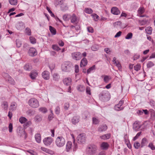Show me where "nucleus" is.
Returning <instances> with one entry per match:
<instances>
[{
    "label": "nucleus",
    "mask_w": 155,
    "mask_h": 155,
    "mask_svg": "<svg viewBox=\"0 0 155 155\" xmlns=\"http://www.w3.org/2000/svg\"><path fill=\"white\" fill-rule=\"evenodd\" d=\"M29 55L31 56H34L36 55L37 52L36 50L33 48H30L28 52Z\"/></svg>",
    "instance_id": "9"
},
{
    "label": "nucleus",
    "mask_w": 155,
    "mask_h": 155,
    "mask_svg": "<svg viewBox=\"0 0 155 155\" xmlns=\"http://www.w3.org/2000/svg\"><path fill=\"white\" fill-rule=\"evenodd\" d=\"M16 27L18 30H22L24 28V25L22 22H18L16 25Z\"/></svg>",
    "instance_id": "16"
},
{
    "label": "nucleus",
    "mask_w": 155,
    "mask_h": 155,
    "mask_svg": "<svg viewBox=\"0 0 155 155\" xmlns=\"http://www.w3.org/2000/svg\"><path fill=\"white\" fill-rule=\"evenodd\" d=\"M27 120L24 117H21L19 119V121L21 124L25 123L27 121Z\"/></svg>",
    "instance_id": "41"
},
{
    "label": "nucleus",
    "mask_w": 155,
    "mask_h": 155,
    "mask_svg": "<svg viewBox=\"0 0 155 155\" xmlns=\"http://www.w3.org/2000/svg\"><path fill=\"white\" fill-rule=\"evenodd\" d=\"M2 107L5 110H7L8 107V104L6 101H3L2 104Z\"/></svg>",
    "instance_id": "33"
},
{
    "label": "nucleus",
    "mask_w": 155,
    "mask_h": 155,
    "mask_svg": "<svg viewBox=\"0 0 155 155\" xmlns=\"http://www.w3.org/2000/svg\"><path fill=\"white\" fill-rule=\"evenodd\" d=\"M148 147L150 148L152 150H155V147L152 143H149L148 145Z\"/></svg>",
    "instance_id": "54"
},
{
    "label": "nucleus",
    "mask_w": 155,
    "mask_h": 155,
    "mask_svg": "<svg viewBox=\"0 0 155 155\" xmlns=\"http://www.w3.org/2000/svg\"><path fill=\"white\" fill-rule=\"evenodd\" d=\"M35 138L36 142L39 143L41 142V137L40 134L38 133L35 135Z\"/></svg>",
    "instance_id": "26"
},
{
    "label": "nucleus",
    "mask_w": 155,
    "mask_h": 155,
    "mask_svg": "<svg viewBox=\"0 0 155 155\" xmlns=\"http://www.w3.org/2000/svg\"><path fill=\"white\" fill-rule=\"evenodd\" d=\"M9 132H11L12 131L13 129L12 124V123H10L9 126Z\"/></svg>",
    "instance_id": "60"
},
{
    "label": "nucleus",
    "mask_w": 155,
    "mask_h": 155,
    "mask_svg": "<svg viewBox=\"0 0 155 155\" xmlns=\"http://www.w3.org/2000/svg\"><path fill=\"white\" fill-rule=\"evenodd\" d=\"M53 141L52 138L50 137L45 138L43 140V143L46 146L50 145L52 143Z\"/></svg>",
    "instance_id": "7"
},
{
    "label": "nucleus",
    "mask_w": 155,
    "mask_h": 155,
    "mask_svg": "<svg viewBox=\"0 0 155 155\" xmlns=\"http://www.w3.org/2000/svg\"><path fill=\"white\" fill-rule=\"evenodd\" d=\"M71 55L72 58L75 60H79L81 58V54L79 52H75L73 53Z\"/></svg>",
    "instance_id": "8"
},
{
    "label": "nucleus",
    "mask_w": 155,
    "mask_h": 155,
    "mask_svg": "<svg viewBox=\"0 0 155 155\" xmlns=\"http://www.w3.org/2000/svg\"><path fill=\"white\" fill-rule=\"evenodd\" d=\"M86 138V137L84 134H80L77 137V142L81 144L84 143L85 142Z\"/></svg>",
    "instance_id": "6"
},
{
    "label": "nucleus",
    "mask_w": 155,
    "mask_h": 155,
    "mask_svg": "<svg viewBox=\"0 0 155 155\" xmlns=\"http://www.w3.org/2000/svg\"><path fill=\"white\" fill-rule=\"evenodd\" d=\"M114 64H115L116 65L118 68L120 70L121 69V65L119 61L117 62L116 63H115Z\"/></svg>",
    "instance_id": "62"
},
{
    "label": "nucleus",
    "mask_w": 155,
    "mask_h": 155,
    "mask_svg": "<svg viewBox=\"0 0 155 155\" xmlns=\"http://www.w3.org/2000/svg\"><path fill=\"white\" fill-rule=\"evenodd\" d=\"M49 30L51 33L53 35H55L56 34V29L53 27L51 26H49Z\"/></svg>",
    "instance_id": "36"
},
{
    "label": "nucleus",
    "mask_w": 155,
    "mask_h": 155,
    "mask_svg": "<svg viewBox=\"0 0 155 155\" xmlns=\"http://www.w3.org/2000/svg\"><path fill=\"white\" fill-rule=\"evenodd\" d=\"M101 147L102 150H106L109 147V145L107 143L103 142L101 144Z\"/></svg>",
    "instance_id": "18"
},
{
    "label": "nucleus",
    "mask_w": 155,
    "mask_h": 155,
    "mask_svg": "<svg viewBox=\"0 0 155 155\" xmlns=\"http://www.w3.org/2000/svg\"><path fill=\"white\" fill-rule=\"evenodd\" d=\"M111 12L115 15H118L120 14V12L119 9L116 7H112L111 10Z\"/></svg>",
    "instance_id": "12"
},
{
    "label": "nucleus",
    "mask_w": 155,
    "mask_h": 155,
    "mask_svg": "<svg viewBox=\"0 0 155 155\" xmlns=\"http://www.w3.org/2000/svg\"><path fill=\"white\" fill-rule=\"evenodd\" d=\"M39 111L43 113H45L47 112V109L45 107H41L39 108Z\"/></svg>",
    "instance_id": "50"
},
{
    "label": "nucleus",
    "mask_w": 155,
    "mask_h": 155,
    "mask_svg": "<svg viewBox=\"0 0 155 155\" xmlns=\"http://www.w3.org/2000/svg\"><path fill=\"white\" fill-rule=\"evenodd\" d=\"M34 119L35 121L37 122L40 121L42 119L41 116L39 115H36Z\"/></svg>",
    "instance_id": "31"
},
{
    "label": "nucleus",
    "mask_w": 155,
    "mask_h": 155,
    "mask_svg": "<svg viewBox=\"0 0 155 155\" xmlns=\"http://www.w3.org/2000/svg\"><path fill=\"white\" fill-rule=\"evenodd\" d=\"M87 63V60L85 58H83L81 61L80 63V67H83L86 66Z\"/></svg>",
    "instance_id": "21"
},
{
    "label": "nucleus",
    "mask_w": 155,
    "mask_h": 155,
    "mask_svg": "<svg viewBox=\"0 0 155 155\" xmlns=\"http://www.w3.org/2000/svg\"><path fill=\"white\" fill-rule=\"evenodd\" d=\"M38 74L37 72L36 71H33L31 72L30 76L31 79H34L37 76Z\"/></svg>",
    "instance_id": "25"
},
{
    "label": "nucleus",
    "mask_w": 155,
    "mask_h": 155,
    "mask_svg": "<svg viewBox=\"0 0 155 155\" xmlns=\"http://www.w3.org/2000/svg\"><path fill=\"white\" fill-rule=\"evenodd\" d=\"M17 132L18 135L20 136H23L25 134V130L20 127H18L17 128Z\"/></svg>",
    "instance_id": "14"
},
{
    "label": "nucleus",
    "mask_w": 155,
    "mask_h": 155,
    "mask_svg": "<svg viewBox=\"0 0 155 155\" xmlns=\"http://www.w3.org/2000/svg\"><path fill=\"white\" fill-rule=\"evenodd\" d=\"M149 113L150 114L152 117H155V111L154 110L152 109H150L149 111Z\"/></svg>",
    "instance_id": "46"
},
{
    "label": "nucleus",
    "mask_w": 155,
    "mask_h": 155,
    "mask_svg": "<svg viewBox=\"0 0 155 155\" xmlns=\"http://www.w3.org/2000/svg\"><path fill=\"white\" fill-rule=\"evenodd\" d=\"M97 147L96 145L91 144L87 146L86 148V153L88 155H94L95 154L97 151Z\"/></svg>",
    "instance_id": "1"
},
{
    "label": "nucleus",
    "mask_w": 155,
    "mask_h": 155,
    "mask_svg": "<svg viewBox=\"0 0 155 155\" xmlns=\"http://www.w3.org/2000/svg\"><path fill=\"white\" fill-rule=\"evenodd\" d=\"M71 15L69 14L65 15L63 16V19L65 21H68L70 18Z\"/></svg>",
    "instance_id": "34"
},
{
    "label": "nucleus",
    "mask_w": 155,
    "mask_h": 155,
    "mask_svg": "<svg viewBox=\"0 0 155 155\" xmlns=\"http://www.w3.org/2000/svg\"><path fill=\"white\" fill-rule=\"evenodd\" d=\"M35 111L31 109L28 110L26 112L27 115L29 116H33L35 114Z\"/></svg>",
    "instance_id": "27"
},
{
    "label": "nucleus",
    "mask_w": 155,
    "mask_h": 155,
    "mask_svg": "<svg viewBox=\"0 0 155 155\" xmlns=\"http://www.w3.org/2000/svg\"><path fill=\"white\" fill-rule=\"evenodd\" d=\"M5 74V77L8 78L9 82L12 84H14L15 83V81L13 78H12V77L7 74Z\"/></svg>",
    "instance_id": "20"
},
{
    "label": "nucleus",
    "mask_w": 155,
    "mask_h": 155,
    "mask_svg": "<svg viewBox=\"0 0 155 155\" xmlns=\"http://www.w3.org/2000/svg\"><path fill=\"white\" fill-rule=\"evenodd\" d=\"M41 150L49 154H54V152L49 149L44 147H41Z\"/></svg>",
    "instance_id": "24"
},
{
    "label": "nucleus",
    "mask_w": 155,
    "mask_h": 155,
    "mask_svg": "<svg viewBox=\"0 0 155 155\" xmlns=\"http://www.w3.org/2000/svg\"><path fill=\"white\" fill-rule=\"evenodd\" d=\"M140 146H141V144L138 142H136L134 144V147L136 149H138Z\"/></svg>",
    "instance_id": "52"
},
{
    "label": "nucleus",
    "mask_w": 155,
    "mask_h": 155,
    "mask_svg": "<svg viewBox=\"0 0 155 155\" xmlns=\"http://www.w3.org/2000/svg\"><path fill=\"white\" fill-rule=\"evenodd\" d=\"M55 113L56 114H58L60 113V108L59 106L57 107L55 109Z\"/></svg>",
    "instance_id": "61"
},
{
    "label": "nucleus",
    "mask_w": 155,
    "mask_h": 155,
    "mask_svg": "<svg viewBox=\"0 0 155 155\" xmlns=\"http://www.w3.org/2000/svg\"><path fill=\"white\" fill-rule=\"evenodd\" d=\"M73 65L69 61H65L61 65V69L63 71L69 72L72 69Z\"/></svg>",
    "instance_id": "3"
},
{
    "label": "nucleus",
    "mask_w": 155,
    "mask_h": 155,
    "mask_svg": "<svg viewBox=\"0 0 155 155\" xmlns=\"http://www.w3.org/2000/svg\"><path fill=\"white\" fill-rule=\"evenodd\" d=\"M101 77H104V81L105 83L108 82L109 80L111 79L110 77L109 76L104 75H102Z\"/></svg>",
    "instance_id": "30"
},
{
    "label": "nucleus",
    "mask_w": 155,
    "mask_h": 155,
    "mask_svg": "<svg viewBox=\"0 0 155 155\" xmlns=\"http://www.w3.org/2000/svg\"><path fill=\"white\" fill-rule=\"evenodd\" d=\"M114 108L117 111H120L124 109V107H121V106L117 104L115 105L114 107Z\"/></svg>",
    "instance_id": "37"
},
{
    "label": "nucleus",
    "mask_w": 155,
    "mask_h": 155,
    "mask_svg": "<svg viewBox=\"0 0 155 155\" xmlns=\"http://www.w3.org/2000/svg\"><path fill=\"white\" fill-rule=\"evenodd\" d=\"M72 143L71 141H68L66 144V151L67 152L70 151L71 149Z\"/></svg>",
    "instance_id": "22"
},
{
    "label": "nucleus",
    "mask_w": 155,
    "mask_h": 155,
    "mask_svg": "<svg viewBox=\"0 0 155 155\" xmlns=\"http://www.w3.org/2000/svg\"><path fill=\"white\" fill-rule=\"evenodd\" d=\"M77 89L79 91H83L85 90V87L83 85H79L77 87Z\"/></svg>",
    "instance_id": "32"
},
{
    "label": "nucleus",
    "mask_w": 155,
    "mask_h": 155,
    "mask_svg": "<svg viewBox=\"0 0 155 155\" xmlns=\"http://www.w3.org/2000/svg\"><path fill=\"white\" fill-rule=\"evenodd\" d=\"M141 126L139 122L136 121L133 124V128L135 130L138 131L140 129Z\"/></svg>",
    "instance_id": "10"
},
{
    "label": "nucleus",
    "mask_w": 155,
    "mask_h": 155,
    "mask_svg": "<svg viewBox=\"0 0 155 155\" xmlns=\"http://www.w3.org/2000/svg\"><path fill=\"white\" fill-rule=\"evenodd\" d=\"M145 30L147 34L150 35L152 33V29L151 27H148L146 28Z\"/></svg>",
    "instance_id": "42"
},
{
    "label": "nucleus",
    "mask_w": 155,
    "mask_h": 155,
    "mask_svg": "<svg viewBox=\"0 0 155 155\" xmlns=\"http://www.w3.org/2000/svg\"><path fill=\"white\" fill-rule=\"evenodd\" d=\"M9 3L12 5H16L17 3V0H9Z\"/></svg>",
    "instance_id": "47"
},
{
    "label": "nucleus",
    "mask_w": 155,
    "mask_h": 155,
    "mask_svg": "<svg viewBox=\"0 0 155 155\" xmlns=\"http://www.w3.org/2000/svg\"><path fill=\"white\" fill-rule=\"evenodd\" d=\"M148 143V141L145 138H143L141 142V147H143L144 146L146 145Z\"/></svg>",
    "instance_id": "29"
},
{
    "label": "nucleus",
    "mask_w": 155,
    "mask_h": 155,
    "mask_svg": "<svg viewBox=\"0 0 155 155\" xmlns=\"http://www.w3.org/2000/svg\"><path fill=\"white\" fill-rule=\"evenodd\" d=\"M42 75L45 79L47 80L49 78L50 73L48 71H45L42 72Z\"/></svg>",
    "instance_id": "13"
},
{
    "label": "nucleus",
    "mask_w": 155,
    "mask_h": 155,
    "mask_svg": "<svg viewBox=\"0 0 155 155\" xmlns=\"http://www.w3.org/2000/svg\"><path fill=\"white\" fill-rule=\"evenodd\" d=\"M70 19L71 23L76 24L78 22V19L75 14H73L71 15Z\"/></svg>",
    "instance_id": "15"
},
{
    "label": "nucleus",
    "mask_w": 155,
    "mask_h": 155,
    "mask_svg": "<svg viewBox=\"0 0 155 155\" xmlns=\"http://www.w3.org/2000/svg\"><path fill=\"white\" fill-rule=\"evenodd\" d=\"M52 48L54 50L56 51H59L60 49L58 46L57 45H53L52 46Z\"/></svg>",
    "instance_id": "57"
},
{
    "label": "nucleus",
    "mask_w": 155,
    "mask_h": 155,
    "mask_svg": "<svg viewBox=\"0 0 155 155\" xmlns=\"http://www.w3.org/2000/svg\"><path fill=\"white\" fill-rule=\"evenodd\" d=\"M71 82V79L69 78H65L63 80L64 83L66 85H70Z\"/></svg>",
    "instance_id": "19"
},
{
    "label": "nucleus",
    "mask_w": 155,
    "mask_h": 155,
    "mask_svg": "<svg viewBox=\"0 0 155 155\" xmlns=\"http://www.w3.org/2000/svg\"><path fill=\"white\" fill-rule=\"evenodd\" d=\"M154 65V64L152 61H149L147 64V68H150Z\"/></svg>",
    "instance_id": "58"
},
{
    "label": "nucleus",
    "mask_w": 155,
    "mask_h": 155,
    "mask_svg": "<svg viewBox=\"0 0 155 155\" xmlns=\"http://www.w3.org/2000/svg\"><path fill=\"white\" fill-rule=\"evenodd\" d=\"M140 64H137L134 67V69L137 71H139L140 68Z\"/></svg>",
    "instance_id": "55"
},
{
    "label": "nucleus",
    "mask_w": 155,
    "mask_h": 155,
    "mask_svg": "<svg viewBox=\"0 0 155 155\" xmlns=\"http://www.w3.org/2000/svg\"><path fill=\"white\" fill-rule=\"evenodd\" d=\"M86 92L87 94L90 95L91 94L90 88L89 87H87L86 89Z\"/></svg>",
    "instance_id": "64"
},
{
    "label": "nucleus",
    "mask_w": 155,
    "mask_h": 155,
    "mask_svg": "<svg viewBox=\"0 0 155 155\" xmlns=\"http://www.w3.org/2000/svg\"><path fill=\"white\" fill-rule=\"evenodd\" d=\"M133 34L132 33H129L125 37V38L127 39H130L132 38Z\"/></svg>",
    "instance_id": "49"
},
{
    "label": "nucleus",
    "mask_w": 155,
    "mask_h": 155,
    "mask_svg": "<svg viewBox=\"0 0 155 155\" xmlns=\"http://www.w3.org/2000/svg\"><path fill=\"white\" fill-rule=\"evenodd\" d=\"M29 38L30 41L31 43L34 44L36 43V40L34 37H30Z\"/></svg>",
    "instance_id": "53"
},
{
    "label": "nucleus",
    "mask_w": 155,
    "mask_h": 155,
    "mask_svg": "<svg viewBox=\"0 0 155 155\" xmlns=\"http://www.w3.org/2000/svg\"><path fill=\"white\" fill-rule=\"evenodd\" d=\"M95 69V65H94L91 67L89 68L87 71V73L88 74L91 73L92 71Z\"/></svg>",
    "instance_id": "44"
},
{
    "label": "nucleus",
    "mask_w": 155,
    "mask_h": 155,
    "mask_svg": "<svg viewBox=\"0 0 155 155\" xmlns=\"http://www.w3.org/2000/svg\"><path fill=\"white\" fill-rule=\"evenodd\" d=\"M84 12L87 14H91L92 13V10L90 8H86L84 9Z\"/></svg>",
    "instance_id": "45"
},
{
    "label": "nucleus",
    "mask_w": 155,
    "mask_h": 155,
    "mask_svg": "<svg viewBox=\"0 0 155 155\" xmlns=\"http://www.w3.org/2000/svg\"><path fill=\"white\" fill-rule=\"evenodd\" d=\"M75 72L76 73H78L79 72V67L76 64L74 66Z\"/></svg>",
    "instance_id": "63"
},
{
    "label": "nucleus",
    "mask_w": 155,
    "mask_h": 155,
    "mask_svg": "<svg viewBox=\"0 0 155 155\" xmlns=\"http://www.w3.org/2000/svg\"><path fill=\"white\" fill-rule=\"evenodd\" d=\"M31 68V65L29 64H26L24 66V69L26 71H30Z\"/></svg>",
    "instance_id": "39"
},
{
    "label": "nucleus",
    "mask_w": 155,
    "mask_h": 155,
    "mask_svg": "<svg viewBox=\"0 0 155 155\" xmlns=\"http://www.w3.org/2000/svg\"><path fill=\"white\" fill-rule=\"evenodd\" d=\"M16 104L15 103H12L11 104L9 109L10 110L12 111H14L16 110Z\"/></svg>",
    "instance_id": "28"
},
{
    "label": "nucleus",
    "mask_w": 155,
    "mask_h": 155,
    "mask_svg": "<svg viewBox=\"0 0 155 155\" xmlns=\"http://www.w3.org/2000/svg\"><path fill=\"white\" fill-rule=\"evenodd\" d=\"M91 16L94 18V20L95 21H97L98 20L99 18V16L96 14L95 13L91 15Z\"/></svg>",
    "instance_id": "48"
},
{
    "label": "nucleus",
    "mask_w": 155,
    "mask_h": 155,
    "mask_svg": "<svg viewBox=\"0 0 155 155\" xmlns=\"http://www.w3.org/2000/svg\"><path fill=\"white\" fill-rule=\"evenodd\" d=\"M25 33L28 35H31V31L30 28L27 27L25 29Z\"/></svg>",
    "instance_id": "51"
},
{
    "label": "nucleus",
    "mask_w": 155,
    "mask_h": 155,
    "mask_svg": "<svg viewBox=\"0 0 155 155\" xmlns=\"http://www.w3.org/2000/svg\"><path fill=\"white\" fill-rule=\"evenodd\" d=\"M99 98L101 101L105 102L110 99V95L108 92L105 90L102 91L99 95Z\"/></svg>",
    "instance_id": "2"
},
{
    "label": "nucleus",
    "mask_w": 155,
    "mask_h": 155,
    "mask_svg": "<svg viewBox=\"0 0 155 155\" xmlns=\"http://www.w3.org/2000/svg\"><path fill=\"white\" fill-rule=\"evenodd\" d=\"M80 119V117L79 116H75L71 119V122L73 124H76L79 122Z\"/></svg>",
    "instance_id": "11"
},
{
    "label": "nucleus",
    "mask_w": 155,
    "mask_h": 155,
    "mask_svg": "<svg viewBox=\"0 0 155 155\" xmlns=\"http://www.w3.org/2000/svg\"><path fill=\"white\" fill-rule=\"evenodd\" d=\"M28 104L30 106L33 108H37L39 106V102L35 98H30L28 100Z\"/></svg>",
    "instance_id": "4"
},
{
    "label": "nucleus",
    "mask_w": 155,
    "mask_h": 155,
    "mask_svg": "<svg viewBox=\"0 0 155 155\" xmlns=\"http://www.w3.org/2000/svg\"><path fill=\"white\" fill-rule=\"evenodd\" d=\"M107 126L106 125H101L98 128V131L100 132L104 131L107 130Z\"/></svg>",
    "instance_id": "17"
},
{
    "label": "nucleus",
    "mask_w": 155,
    "mask_h": 155,
    "mask_svg": "<svg viewBox=\"0 0 155 155\" xmlns=\"http://www.w3.org/2000/svg\"><path fill=\"white\" fill-rule=\"evenodd\" d=\"M16 46L18 48L20 47L21 45V42L18 40H17L16 41Z\"/></svg>",
    "instance_id": "56"
},
{
    "label": "nucleus",
    "mask_w": 155,
    "mask_h": 155,
    "mask_svg": "<svg viewBox=\"0 0 155 155\" xmlns=\"http://www.w3.org/2000/svg\"><path fill=\"white\" fill-rule=\"evenodd\" d=\"M63 3V0H55L54 4L56 6L59 5H61Z\"/></svg>",
    "instance_id": "35"
},
{
    "label": "nucleus",
    "mask_w": 155,
    "mask_h": 155,
    "mask_svg": "<svg viewBox=\"0 0 155 155\" xmlns=\"http://www.w3.org/2000/svg\"><path fill=\"white\" fill-rule=\"evenodd\" d=\"M144 9L143 7H140L138 9V12L139 14H142L144 12Z\"/></svg>",
    "instance_id": "43"
},
{
    "label": "nucleus",
    "mask_w": 155,
    "mask_h": 155,
    "mask_svg": "<svg viewBox=\"0 0 155 155\" xmlns=\"http://www.w3.org/2000/svg\"><path fill=\"white\" fill-rule=\"evenodd\" d=\"M93 123L94 124H97L99 123V120L98 119H97L96 118H93Z\"/></svg>",
    "instance_id": "59"
},
{
    "label": "nucleus",
    "mask_w": 155,
    "mask_h": 155,
    "mask_svg": "<svg viewBox=\"0 0 155 155\" xmlns=\"http://www.w3.org/2000/svg\"><path fill=\"white\" fill-rule=\"evenodd\" d=\"M110 134H107L103 135L100 136V137L102 139L107 140L110 138Z\"/></svg>",
    "instance_id": "23"
},
{
    "label": "nucleus",
    "mask_w": 155,
    "mask_h": 155,
    "mask_svg": "<svg viewBox=\"0 0 155 155\" xmlns=\"http://www.w3.org/2000/svg\"><path fill=\"white\" fill-rule=\"evenodd\" d=\"M99 47L98 45L96 44L94 45L91 48V49L93 51H96L98 50Z\"/></svg>",
    "instance_id": "40"
},
{
    "label": "nucleus",
    "mask_w": 155,
    "mask_h": 155,
    "mask_svg": "<svg viewBox=\"0 0 155 155\" xmlns=\"http://www.w3.org/2000/svg\"><path fill=\"white\" fill-rule=\"evenodd\" d=\"M65 143L64 139L62 137H58L55 140V143L56 145L59 147L63 146Z\"/></svg>",
    "instance_id": "5"
},
{
    "label": "nucleus",
    "mask_w": 155,
    "mask_h": 155,
    "mask_svg": "<svg viewBox=\"0 0 155 155\" xmlns=\"http://www.w3.org/2000/svg\"><path fill=\"white\" fill-rule=\"evenodd\" d=\"M53 77L54 80L55 81H58L60 78L59 75L57 73L54 74L53 75Z\"/></svg>",
    "instance_id": "38"
}]
</instances>
